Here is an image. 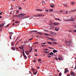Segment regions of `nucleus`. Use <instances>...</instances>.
Masks as SVG:
<instances>
[{"mask_svg":"<svg viewBox=\"0 0 76 76\" xmlns=\"http://www.w3.org/2000/svg\"><path fill=\"white\" fill-rule=\"evenodd\" d=\"M33 62H34V63H35V62H36V58H35L34 61H33Z\"/></svg>","mask_w":76,"mask_h":76,"instance_id":"obj_31","label":"nucleus"},{"mask_svg":"<svg viewBox=\"0 0 76 76\" xmlns=\"http://www.w3.org/2000/svg\"><path fill=\"white\" fill-rule=\"evenodd\" d=\"M75 4V2H72L71 3V4H72V5H74V4Z\"/></svg>","mask_w":76,"mask_h":76,"instance_id":"obj_18","label":"nucleus"},{"mask_svg":"<svg viewBox=\"0 0 76 76\" xmlns=\"http://www.w3.org/2000/svg\"><path fill=\"white\" fill-rule=\"evenodd\" d=\"M51 6H54V4H51Z\"/></svg>","mask_w":76,"mask_h":76,"instance_id":"obj_39","label":"nucleus"},{"mask_svg":"<svg viewBox=\"0 0 76 76\" xmlns=\"http://www.w3.org/2000/svg\"><path fill=\"white\" fill-rule=\"evenodd\" d=\"M29 72L30 73H31V75H32V72H31L29 71Z\"/></svg>","mask_w":76,"mask_h":76,"instance_id":"obj_57","label":"nucleus"},{"mask_svg":"<svg viewBox=\"0 0 76 76\" xmlns=\"http://www.w3.org/2000/svg\"><path fill=\"white\" fill-rule=\"evenodd\" d=\"M26 42H27L26 41H25L24 42V44H25V43H26Z\"/></svg>","mask_w":76,"mask_h":76,"instance_id":"obj_56","label":"nucleus"},{"mask_svg":"<svg viewBox=\"0 0 76 76\" xmlns=\"http://www.w3.org/2000/svg\"><path fill=\"white\" fill-rule=\"evenodd\" d=\"M25 53L27 55V56H28L29 55V52L28 51H26Z\"/></svg>","mask_w":76,"mask_h":76,"instance_id":"obj_11","label":"nucleus"},{"mask_svg":"<svg viewBox=\"0 0 76 76\" xmlns=\"http://www.w3.org/2000/svg\"><path fill=\"white\" fill-rule=\"evenodd\" d=\"M18 9H19V10H22V7H19L18 8Z\"/></svg>","mask_w":76,"mask_h":76,"instance_id":"obj_26","label":"nucleus"},{"mask_svg":"<svg viewBox=\"0 0 76 76\" xmlns=\"http://www.w3.org/2000/svg\"><path fill=\"white\" fill-rule=\"evenodd\" d=\"M44 35H47V36H50V35L49 34L47 33H44Z\"/></svg>","mask_w":76,"mask_h":76,"instance_id":"obj_12","label":"nucleus"},{"mask_svg":"<svg viewBox=\"0 0 76 76\" xmlns=\"http://www.w3.org/2000/svg\"><path fill=\"white\" fill-rule=\"evenodd\" d=\"M61 76V73L60 72L59 74V76Z\"/></svg>","mask_w":76,"mask_h":76,"instance_id":"obj_32","label":"nucleus"},{"mask_svg":"<svg viewBox=\"0 0 76 76\" xmlns=\"http://www.w3.org/2000/svg\"><path fill=\"white\" fill-rule=\"evenodd\" d=\"M71 76H75V75H76V74H75V73H74L73 71H72L71 72Z\"/></svg>","mask_w":76,"mask_h":76,"instance_id":"obj_3","label":"nucleus"},{"mask_svg":"<svg viewBox=\"0 0 76 76\" xmlns=\"http://www.w3.org/2000/svg\"><path fill=\"white\" fill-rule=\"evenodd\" d=\"M50 32L51 34H52V35H56V33L53 32L52 31H50Z\"/></svg>","mask_w":76,"mask_h":76,"instance_id":"obj_6","label":"nucleus"},{"mask_svg":"<svg viewBox=\"0 0 76 76\" xmlns=\"http://www.w3.org/2000/svg\"><path fill=\"white\" fill-rule=\"evenodd\" d=\"M48 57H51V56H48Z\"/></svg>","mask_w":76,"mask_h":76,"instance_id":"obj_55","label":"nucleus"},{"mask_svg":"<svg viewBox=\"0 0 76 76\" xmlns=\"http://www.w3.org/2000/svg\"><path fill=\"white\" fill-rule=\"evenodd\" d=\"M55 59H56L57 60H58V58H56V57H54V58Z\"/></svg>","mask_w":76,"mask_h":76,"instance_id":"obj_36","label":"nucleus"},{"mask_svg":"<svg viewBox=\"0 0 76 76\" xmlns=\"http://www.w3.org/2000/svg\"><path fill=\"white\" fill-rule=\"evenodd\" d=\"M37 68H38V69H39L40 68L38 66H37Z\"/></svg>","mask_w":76,"mask_h":76,"instance_id":"obj_51","label":"nucleus"},{"mask_svg":"<svg viewBox=\"0 0 76 76\" xmlns=\"http://www.w3.org/2000/svg\"><path fill=\"white\" fill-rule=\"evenodd\" d=\"M36 10L37 11H39V12H41L42 11V9H36Z\"/></svg>","mask_w":76,"mask_h":76,"instance_id":"obj_13","label":"nucleus"},{"mask_svg":"<svg viewBox=\"0 0 76 76\" xmlns=\"http://www.w3.org/2000/svg\"><path fill=\"white\" fill-rule=\"evenodd\" d=\"M38 60L39 61H42L41 59H38Z\"/></svg>","mask_w":76,"mask_h":76,"instance_id":"obj_34","label":"nucleus"},{"mask_svg":"<svg viewBox=\"0 0 76 76\" xmlns=\"http://www.w3.org/2000/svg\"><path fill=\"white\" fill-rule=\"evenodd\" d=\"M70 21H71L70 19L66 20V22H70Z\"/></svg>","mask_w":76,"mask_h":76,"instance_id":"obj_19","label":"nucleus"},{"mask_svg":"<svg viewBox=\"0 0 76 76\" xmlns=\"http://www.w3.org/2000/svg\"><path fill=\"white\" fill-rule=\"evenodd\" d=\"M37 71L35 73L34 72V75H37Z\"/></svg>","mask_w":76,"mask_h":76,"instance_id":"obj_30","label":"nucleus"},{"mask_svg":"<svg viewBox=\"0 0 76 76\" xmlns=\"http://www.w3.org/2000/svg\"><path fill=\"white\" fill-rule=\"evenodd\" d=\"M9 24H8L6 26L7 27H8V26H9Z\"/></svg>","mask_w":76,"mask_h":76,"instance_id":"obj_62","label":"nucleus"},{"mask_svg":"<svg viewBox=\"0 0 76 76\" xmlns=\"http://www.w3.org/2000/svg\"><path fill=\"white\" fill-rule=\"evenodd\" d=\"M3 26H4V24H1L0 25V27L1 28H2Z\"/></svg>","mask_w":76,"mask_h":76,"instance_id":"obj_10","label":"nucleus"},{"mask_svg":"<svg viewBox=\"0 0 76 76\" xmlns=\"http://www.w3.org/2000/svg\"><path fill=\"white\" fill-rule=\"evenodd\" d=\"M70 20H71V21H75V19H74L73 18V17H71L70 18Z\"/></svg>","mask_w":76,"mask_h":76,"instance_id":"obj_4","label":"nucleus"},{"mask_svg":"<svg viewBox=\"0 0 76 76\" xmlns=\"http://www.w3.org/2000/svg\"><path fill=\"white\" fill-rule=\"evenodd\" d=\"M19 21H16V22H15V23H19Z\"/></svg>","mask_w":76,"mask_h":76,"instance_id":"obj_20","label":"nucleus"},{"mask_svg":"<svg viewBox=\"0 0 76 76\" xmlns=\"http://www.w3.org/2000/svg\"><path fill=\"white\" fill-rule=\"evenodd\" d=\"M32 71L33 72H35V69H33L32 70Z\"/></svg>","mask_w":76,"mask_h":76,"instance_id":"obj_44","label":"nucleus"},{"mask_svg":"<svg viewBox=\"0 0 76 76\" xmlns=\"http://www.w3.org/2000/svg\"><path fill=\"white\" fill-rule=\"evenodd\" d=\"M63 5L65 7H67V4H63Z\"/></svg>","mask_w":76,"mask_h":76,"instance_id":"obj_22","label":"nucleus"},{"mask_svg":"<svg viewBox=\"0 0 76 76\" xmlns=\"http://www.w3.org/2000/svg\"><path fill=\"white\" fill-rule=\"evenodd\" d=\"M53 44H55V42H52Z\"/></svg>","mask_w":76,"mask_h":76,"instance_id":"obj_60","label":"nucleus"},{"mask_svg":"<svg viewBox=\"0 0 76 76\" xmlns=\"http://www.w3.org/2000/svg\"><path fill=\"white\" fill-rule=\"evenodd\" d=\"M58 59L59 60H61V59H60V58L58 57Z\"/></svg>","mask_w":76,"mask_h":76,"instance_id":"obj_59","label":"nucleus"},{"mask_svg":"<svg viewBox=\"0 0 76 76\" xmlns=\"http://www.w3.org/2000/svg\"><path fill=\"white\" fill-rule=\"evenodd\" d=\"M34 51H35L36 52H37V49L35 50Z\"/></svg>","mask_w":76,"mask_h":76,"instance_id":"obj_52","label":"nucleus"},{"mask_svg":"<svg viewBox=\"0 0 76 76\" xmlns=\"http://www.w3.org/2000/svg\"><path fill=\"white\" fill-rule=\"evenodd\" d=\"M9 33L10 34H11V35H12V34H13V32H10Z\"/></svg>","mask_w":76,"mask_h":76,"instance_id":"obj_33","label":"nucleus"},{"mask_svg":"<svg viewBox=\"0 0 76 76\" xmlns=\"http://www.w3.org/2000/svg\"><path fill=\"white\" fill-rule=\"evenodd\" d=\"M32 39H33V38H31L30 39H29V40H28V41H31V40H32Z\"/></svg>","mask_w":76,"mask_h":76,"instance_id":"obj_45","label":"nucleus"},{"mask_svg":"<svg viewBox=\"0 0 76 76\" xmlns=\"http://www.w3.org/2000/svg\"><path fill=\"white\" fill-rule=\"evenodd\" d=\"M45 11H46V12H48V10H46Z\"/></svg>","mask_w":76,"mask_h":76,"instance_id":"obj_37","label":"nucleus"},{"mask_svg":"<svg viewBox=\"0 0 76 76\" xmlns=\"http://www.w3.org/2000/svg\"><path fill=\"white\" fill-rule=\"evenodd\" d=\"M54 54V53L53 52H50V56H53V55Z\"/></svg>","mask_w":76,"mask_h":76,"instance_id":"obj_24","label":"nucleus"},{"mask_svg":"<svg viewBox=\"0 0 76 76\" xmlns=\"http://www.w3.org/2000/svg\"><path fill=\"white\" fill-rule=\"evenodd\" d=\"M47 44V43L46 42H45L44 43H42V44Z\"/></svg>","mask_w":76,"mask_h":76,"instance_id":"obj_54","label":"nucleus"},{"mask_svg":"<svg viewBox=\"0 0 76 76\" xmlns=\"http://www.w3.org/2000/svg\"><path fill=\"white\" fill-rule=\"evenodd\" d=\"M53 53H57V50L54 49L53 50Z\"/></svg>","mask_w":76,"mask_h":76,"instance_id":"obj_9","label":"nucleus"},{"mask_svg":"<svg viewBox=\"0 0 76 76\" xmlns=\"http://www.w3.org/2000/svg\"><path fill=\"white\" fill-rule=\"evenodd\" d=\"M47 43H48V44H50V45H51L52 44V42H47Z\"/></svg>","mask_w":76,"mask_h":76,"instance_id":"obj_17","label":"nucleus"},{"mask_svg":"<svg viewBox=\"0 0 76 76\" xmlns=\"http://www.w3.org/2000/svg\"><path fill=\"white\" fill-rule=\"evenodd\" d=\"M23 56L25 58H26V59H27V57H26V56L25 55H23Z\"/></svg>","mask_w":76,"mask_h":76,"instance_id":"obj_15","label":"nucleus"},{"mask_svg":"<svg viewBox=\"0 0 76 76\" xmlns=\"http://www.w3.org/2000/svg\"><path fill=\"white\" fill-rule=\"evenodd\" d=\"M33 19V17H31L29 19Z\"/></svg>","mask_w":76,"mask_h":76,"instance_id":"obj_42","label":"nucleus"},{"mask_svg":"<svg viewBox=\"0 0 76 76\" xmlns=\"http://www.w3.org/2000/svg\"><path fill=\"white\" fill-rule=\"evenodd\" d=\"M50 10V11H53V10L52 9L51 10Z\"/></svg>","mask_w":76,"mask_h":76,"instance_id":"obj_50","label":"nucleus"},{"mask_svg":"<svg viewBox=\"0 0 76 76\" xmlns=\"http://www.w3.org/2000/svg\"><path fill=\"white\" fill-rule=\"evenodd\" d=\"M48 38L49 39H54L53 38H50L49 37H48Z\"/></svg>","mask_w":76,"mask_h":76,"instance_id":"obj_40","label":"nucleus"},{"mask_svg":"<svg viewBox=\"0 0 76 76\" xmlns=\"http://www.w3.org/2000/svg\"><path fill=\"white\" fill-rule=\"evenodd\" d=\"M12 49L13 50H15V47L13 48V47H12Z\"/></svg>","mask_w":76,"mask_h":76,"instance_id":"obj_27","label":"nucleus"},{"mask_svg":"<svg viewBox=\"0 0 76 76\" xmlns=\"http://www.w3.org/2000/svg\"><path fill=\"white\" fill-rule=\"evenodd\" d=\"M67 71H64V73H67Z\"/></svg>","mask_w":76,"mask_h":76,"instance_id":"obj_43","label":"nucleus"},{"mask_svg":"<svg viewBox=\"0 0 76 76\" xmlns=\"http://www.w3.org/2000/svg\"><path fill=\"white\" fill-rule=\"evenodd\" d=\"M74 31L75 32H76V30H74Z\"/></svg>","mask_w":76,"mask_h":76,"instance_id":"obj_64","label":"nucleus"},{"mask_svg":"<svg viewBox=\"0 0 76 76\" xmlns=\"http://www.w3.org/2000/svg\"><path fill=\"white\" fill-rule=\"evenodd\" d=\"M50 40H51V41H55V40L53 39H51Z\"/></svg>","mask_w":76,"mask_h":76,"instance_id":"obj_53","label":"nucleus"},{"mask_svg":"<svg viewBox=\"0 0 76 76\" xmlns=\"http://www.w3.org/2000/svg\"><path fill=\"white\" fill-rule=\"evenodd\" d=\"M36 34H39V35H44V34H43L41 33H40V32H37L36 33Z\"/></svg>","mask_w":76,"mask_h":76,"instance_id":"obj_8","label":"nucleus"},{"mask_svg":"<svg viewBox=\"0 0 76 76\" xmlns=\"http://www.w3.org/2000/svg\"><path fill=\"white\" fill-rule=\"evenodd\" d=\"M20 38V37L19 36L16 39V40H18V39H19V38Z\"/></svg>","mask_w":76,"mask_h":76,"instance_id":"obj_29","label":"nucleus"},{"mask_svg":"<svg viewBox=\"0 0 76 76\" xmlns=\"http://www.w3.org/2000/svg\"><path fill=\"white\" fill-rule=\"evenodd\" d=\"M23 55H25V52H24V51L23 52Z\"/></svg>","mask_w":76,"mask_h":76,"instance_id":"obj_41","label":"nucleus"},{"mask_svg":"<svg viewBox=\"0 0 76 76\" xmlns=\"http://www.w3.org/2000/svg\"><path fill=\"white\" fill-rule=\"evenodd\" d=\"M66 14L68 13V11H66Z\"/></svg>","mask_w":76,"mask_h":76,"instance_id":"obj_63","label":"nucleus"},{"mask_svg":"<svg viewBox=\"0 0 76 76\" xmlns=\"http://www.w3.org/2000/svg\"><path fill=\"white\" fill-rule=\"evenodd\" d=\"M55 31H58L59 29L58 28L56 27L55 29Z\"/></svg>","mask_w":76,"mask_h":76,"instance_id":"obj_14","label":"nucleus"},{"mask_svg":"<svg viewBox=\"0 0 76 76\" xmlns=\"http://www.w3.org/2000/svg\"><path fill=\"white\" fill-rule=\"evenodd\" d=\"M11 44H12L11 46H13V45H14V44H15L13 42H12L11 43Z\"/></svg>","mask_w":76,"mask_h":76,"instance_id":"obj_25","label":"nucleus"},{"mask_svg":"<svg viewBox=\"0 0 76 76\" xmlns=\"http://www.w3.org/2000/svg\"><path fill=\"white\" fill-rule=\"evenodd\" d=\"M44 50V51H48V49H45Z\"/></svg>","mask_w":76,"mask_h":76,"instance_id":"obj_28","label":"nucleus"},{"mask_svg":"<svg viewBox=\"0 0 76 76\" xmlns=\"http://www.w3.org/2000/svg\"><path fill=\"white\" fill-rule=\"evenodd\" d=\"M32 47H31L30 50V53H31V52H32Z\"/></svg>","mask_w":76,"mask_h":76,"instance_id":"obj_16","label":"nucleus"},{"mask_svg":"<svg viewBox=\"0 0 76 76\" xmlns=\"http://www.w3.org/2000/svg\"><path fill=\"white\" fill-rule=\"evenodd\" d=\"M65 71H68V70L67 69H65Z\"/></svg>","mask_w":76,"mask_h":76,"instance_id":"obj_58","label":"nucleus"},{"mask_svg":"<svg viewBox=\"0 0 76 76\" xmlns=\"http://www.w3.org/2000/svg\"><path fill=\"white\" fill-rule=\"evenodd\" d=\"M19 48H20L21 49H22V48H21V47H19Z\"/></svg>","mask_w":76,"mask_h":76,"instance_id":"obj_61","label":"nucleus"},{"mask_svg":"<svg viewBox=\"0 0 76 76\" xmlns=\"http://www.w3.org/2000/svg\"><path fill=\"white\" fill-rule=\"evenodd\" d=\"M59 23H53V25H59Z\"/></svg>","mask_w":76,"mask_h":76,"instance_id":"obj_7","label":"nucleus"},{"mask_svg":"<svg viewBox=\"0 0 76 76\" xmlns=\"http://www.w3.org/2000/svg\"><path fill=\"white\" fill-rule=\"evenodd\" d=\"M35 56H38V55H37V53H35Z\"/></svg>","mask_w":76,"mask_h":76,"instance_id":"obj_49","label":"nucleus"},{"mask_svg":"<svg viewBox=\"0 0 76 76\" xmlns=\"http://www.w3.org/2000/svg\"><path fill=\"white\" fill-rule=\"evenodd\" d=\"M49 48H50V49H54V48H53L51 47Z\"/></svg>","mask_w":76,"mask_h":76,"instance_id":"obj_46","label":"nucleus"},{"mask_svg":"<svg viewBox=\"0 0 76 76\" xmlns=\"http://www.w3.org/2000/svg\"><path fill=\"white\" fill-rule=\"evenodd\" d=\"M25 15V14L24 13H21L20 14H19L17 16L18 18H20V19H23L24 18H23V16Z\"/></svg>","mask_w":76,"mask_h":76,"instance_id":"obj_1","label":"nucleus"},{"mask_svg":"<svg viewBox=\"0 0 76 76\" xmlns=\"http://www.w3.org/2000/svg\"><path fill=\"white\" fill-rule=\"evenodd\" d=\"M37 32V31H30V33H31V32Z\"/></svg>","mask_w":76,"mask_h":76,"instance_id":"obj_21","label":"nucleus"},{"mask_svg":"<svg viewBox=\"0 0 76 76\" xmlns=\"http://www.w3.org/2000/svg\"><path fill=\"white\" fill-rule=\"evenodd\" d=\"M22 46V49H23V52L24 51V50L23 49V46Z\"/></svg>","mask_w":76,"mask_h":76,"instance_id":"obj_38","label":"nucleus"},{"mask_svg":"<svg viewBox=\"0 0 76 76\" xmlns=\"http://www.w3.org/2000/svg\"><path fill=\"white\" fill-rule=\"evenodd\" d=\"M44 16V15H42L41 14H37L36 15H34V16L35 17H41V16Z\"/></svg>","mask_w":76,"mask_h":76,"instance_id":"obj_2","label":"nucleus"},{"mask_svg":"<svg viewBox=\"0 0 76 76\" xmlns=\"http://www.w3.org/2000/svg\"><path fill=\"white\" fill-rule=\"evenodd\" d=\"M11 37H12V36H10V39H12V38H11Z\"/></svg>","mask_w":76,"mask_h":76,"instance_id":"obj_48","label":"nucleus"},{"mask_svg":"<svg viewBox=\"0 0 76 76\" xmlns=\"http://www.w3.org/2000/svg\"><path fill=\"white\" fill-rule=\"evenodd\" d=\"M66 45H70V42H69V41H68L66 42Z\"/></svg>","mask_w":76,"mask_h":76,"instance_id":"obj_5","label":"nucleus"},{"mask_svg":"<svg viewBox=\"0 0 76 76\" xmlns=\"http://www.w3.org/2000/svg\"><path fill=\"white\" fill-rule=\"evenodd\" d=\"M44 53H49V52H47V51L45 52V51H44Z\"/></svg>","mask_w":76,"mask_h":76,"instance_id":"obj_35","label":"nucleus"},{"mask_svg":"<svg viewBox=\"0 0 76 76\" xmlns=\"http://www.w3.org/2000/svg\"><path fill=\"white\" fill-rule=\"evenodd\" d=\"M45 2H44V1H42V4L43 5H45Z\"/></svg>","mask_w":76,"mask_h":76,"instance_id":"obj_23","label":"nucleus"},{"mask_svg":"<svg viewBox=\"0 0 76 76\" xmlns=\"http://www.w3.org/2000/svg\"><path fill=\"white\" fill-rule=\"evenodd\" d=\"M50 7H53V8H54V6H52V5H51Z\"/></svg>","mask_w":76,"mask_h":76,"instance_id":"obj_47","label":"nucleus"}]
</instances>
